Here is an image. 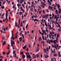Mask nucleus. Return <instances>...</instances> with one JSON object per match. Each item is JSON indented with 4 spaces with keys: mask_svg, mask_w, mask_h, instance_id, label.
Wrapping results in <instances>:
<instances>
[{
    "mask_svg": "<svg viewBox=\"0 0 61 61\" xmlns=\"http://www.w3.org/2000/svg\"><path fill=\"white\" fill-rule=\"evenodd\" d=\"M8 13H6L5 14V15H6V18L5 19V20H6L7 21H8V19H7V16H8Z\"/></svg>",
    "mask_w": 61,
    "mask_h": 61,
    "instance_id": "obj_1",
    "label": "nucleus"
},
{
    "mask_svg": "<svg viewBox=\"0 0 61 61\" xmlns=\"http://www.w3.org/2000/svg\"><path fill=\"white\" fill-rule=\"evenodd\" d=\"M56 42H58V41L56 40H54L53 41V42L54 43V44H55V45L56 44Z\"/></svg>",
    "mask_w": 61,
    "mask_h": 61,
    "instance_id": "obj_2",
    "label": "nucleus"
},
{
    "mask_svg": "<svg viewBox=\"0 0 61 61\" xmlns=\"http://www.w3.org/2000/svg\"><path fill=\"white\" fill-rule=\"evenodd\" d=\"M26 57H27L29 58H31V55H30L29 54L28 55H27Z\"/></svg>",
    "mask_w": 61,
    "mask_h": 61,
    "instance_id": "obj_3",
    "label": "nucleus"
},
{
    "mask_svg": "<svg viewBox=\"0 0 61 61\" xmlns=\"http://www.w3.org/2000/svg\"><path fill=\"white\" fill-rule=\"evenodd\" d=\"M49 16V15L48 14H46V15H45L46 18H47V19H48V17Z\"/></svg>",
    "mask_w": 61,
    "mask_h": 61,
    "instance_id": "obj_4",
    "label": "nucleus"
},
{
    "mask_svg": "<svg viewBox=\"0 0 61 61\" xmlns=\"http://www.w3.org/2000/svg\"><path fill=\"white\" fill-rule=\"evenodd\" d=\"M41 39L42 38H41V37H39L38 39V41L39 42H40V41H41Z\"/></svg>",
    "mask_w": 61,
    "mask_h": 61,
    "instance_id": "obj_5",
    "label": "nucleus"
},
{
    "mask_svg": "<svg viewBox=\"0 0 61 61\" xmlns=\"http://www.w3.org/2000/svg\"><path fill=\"white\" fill-rule=\"evenodd\" d=\"M26 46H27V45H26L24 46L23 47V48L24 49H25L26 48Z\"/></svg>",
    "mask_w": 61,
    "mask_h": 61,
    "instance_id": "obj_6",
    "label": "nucleus"
},
{
    "mask_svg": "<svg viewBox=\"0 0 61 61\" xmlns=\"http://www.w3.org/2000/svg\"><path fill=\"white\" fill-rule=\"evenodd\" d=\"M59 10V13H61V9L60 8H59L58 9Z\"/></svg>",
    "mask_w": 61,
    "mask_h": 61,
    "instance_id": "obj_7",
    "label": "nucleus"
},
{
    "mask_svg": "<svg viewBox=\"0 0 61 61\" xmlns=\"http://www.w3.org/2000/svg\"><path fill=\"white\" fill-rule=\"evenodd\" d=\"M54 25H52V27L50 28V29H51V30H52L53 29V28H54Z\"/></svg>",
    "mask_w": 61,
    "mask_h": 61,
    "instance_id": "obj_8",
    "label": "nucleus"
},
{
    "mask_svg": "<svg viewBox=\"0 0 61 61\" xmlns=\"http://www.w3.org/2000/svg\"><path fill=\"white\" fill-rule=\"evenodd\" d=\"M45 57L46 58L47 57H48V55H47L46 54L45 55Z\"/></svg>",
    "mask_w": 61,
    "mask_h": 61,
    "instance_id": "obj_9",
    "label": "nucleus"
},
{
    "mask_svg": "<svg viewBox=\"0 0 61 61\" xmlns=\"http://www.w3.org/2000/svg\"><path fill=\"white\" fill-rule=\"evenodd\" d=\"M60 52H59L58 53V55L60 57H61V54H60Z\"/></svg>",
    "mask_w": 61,
    "mask_h": 61,
    "instance_id": "obj_10",
    "label": "nucleus"
},
{
    "mask_svg": "<svg viewBox=\"0 0 61 61\" xmlns=\"http://www.w3.org/2000/svg\"><path fill=\"white\" fill-rule=\"evenodd\" d=\"M45 30H42V32H43V35H45Z\"/></svg>",
    "mask_w": 61,
    "mask_h": 61,
    "instance_id": "obj_11",
    "label": "nucleus"
},
{
    "mask_svg": "<svg viewBox=\"0 0 61 61\" xmlns=\"http://www.w3.org/2000/svg\"><path fill=\"white\" fill-rule=\"evenodd\" d=\"M13 38V34H12V37H11V39H13V40L15 39V37H14Z\"/></svg>",
    "mask_w": 61,
    "mask_h": 61,
    "instance_id": "obj_12",
    "label": "nucleus"
},
{
    "mask_svg": "<svg viewBox=\"0 0 61 61\" xmlns=\"http://www.w3.org/2000/svg\"><path fill=\"white\" fill-rule=\"evenodd\" d=\"M22 57H23V59H24L25 57V56L24 55H23L22 56Z\"/></svg>",
    "mask_w": 61,
    "mask_h": 61,
    "instance_id": "obj_13",
    "label": "nucleus"
},
{
    "mask_svg": "<svg viewBox=\"0 0 61 61\" xmlns=\"http://www.w3.org/2000/svg\"><path fill=\"white\" fill-rule=\"evenodd\" d=\"M5 15V13H3V14L2 15V17H1V18H3V17H4V15Z\"/></svg>",
    "mask_w": 61,
    "mask_h": 61,
    "instance_id": "obj_14",
    "label": "nucleus"
},
{
    "mask_svg": "<svg viewBox=\"0 0 61 61\" xmlns=\"http://www.w3.org/2000/svg\"><path fill=\"white\" fill-rule=\"evenodd\" d=\"M57 6L58 7L57 8H60V5L58 4H57Z\"/></svg>",
    "mask_w": 61,
    "mask_h": 61,
    "instance_id": "obj_15",
    "label": "nucleus"
},
{
    "mask_svg": "<svg viewBox=\"0 0 61 61\" xmlns=\"http://www.w3.org/2000/svg\"><path fill=\"white\" fill-rule=\"evenodd\" d=\"M19 38V40H20V41H21L22 39V37H20V38Z\"/></svg>",
    "mask_w": 61,
    "mask_h": 61,
    "instance_id": "obj_16",
    "label": "nucleus"
},
{
    "mask_svg": "<svg viewBox=\"0 0 61 61\" xmlns=\"http://www.w3.org/2000/svg\"><path fill=\"white\" fill-rule=\"evenodd\" d=\"M39 33L40 34H41L42 36H43V33H41V31H40V32H39Z\"/></svg>",
    "mask_w": 61,
    "mask_h": 61,
    "instance_id": "obj_17",
    "label": "nucleus"
},
{
    "mask_svg": "<svg viewBox=\"0 0 61 61\" xmlns=\"http://www.w3.org/2000/svg\"><path fill=\"white\" fill-rule=\"evenodd\" d=\"M53 8L51 7H50V6H49V9H52V8Z\"/></svg>",
    "mask_w": 61,
    "mask_h": 61,
    "instance_id": "obj_18",
    "label": "nucleus"
},
{
    "mask_svg": "<svg viewBox=\"0 0 61 61\" xmlns=\"http://www.w3.org/2000/svg\"><path fill=\"white\" fill-rule=\"evenodd\" d=\"M6 44V43H5V41L3 42V45H5Z\"/></svg>",
    "mask_w": 61,
    "mask_h": 61,
    "instance_id": "obj_19",
    "label": "nucleus"
},
{
    "mask_svg": "<svg viewBox=\"0 0 61 61\" xmlns=\"http://www.w3.org/2000/svg\"><path fill=\"white\" fill-rule=\"evenodd\" d=\"M39 48H38V49H36V52H38V51H39Z\"/></svg>",
    "mask_w": 61,
    "mask_h": 61,
    "instance_id": "obj_20",
    "label": "nucleus"
},
{
    "mask_svg": "<svg viewBox=\"0 0 61 61\" xmlns=\"http://www.w3.org/2000/svg\"><path fill=\"white\" fill-rule=\"evenodd\" d=\"M54 35H52V36H51V38H52V39H54Z\"/></svg>",
    "mask_w": 61,
    "mask_h": 61,
    "instance_id": "obj_21",
    "label": "nucleus"
},
{
    "mask_svg": "<svg viewBox=\"0 0 61 61\" xmlns=\"http://www.w3.org/2000/svg\"><path fill=\"white\" fill-rule=\"evenodd\" d=\"M42 38L44 40H45V37L43 36H42Z\"/></svg>",
    "mask_w": 61,
    "mask_h": 61,
    "instance_id": "obj_22",
    "label": "nucleus"
},
{
    "mask_svg": "<svg viewBox=\"0 0 61 61\" xmlns=\"http://www.w3.org/2000/svg\"><path fill=\"white\" fill-rule=\"evenodd\" d=\"M6 1H7V2H8V4H10V1H9V0H6Z\"/></svg>",
    "mask_w": 61,
    "mask_h": 61,
    "instance_id": "obj_23",
    "label": "nucleus"
},
{
    "mask_svg": "<svg viewBox=\"0 0 61 61\" xmlns=\"http://www.w3.org/2000/svg\"><path fill=\"white\" fill-rule=\"evenodd\" d=\"M45 25L47 27V24H46V23H45Z\"/></svg>",
    "mask_w": 61,
    "mask_h": 61,
    "instance_id": "obj_24",
    "label": "nucleus"
},
{
    "mask_svg": "<svg viewBox=\"0 0 61 61\" xmlns=\"http://www.w3.org/2000/svg\"><path fill=\"white\" fill-rule=\"evenodd\" d=\"M41 4H42V5H44V2H41Z\"/></svg>",
    "mask_w": 61,
    "mask_h": 61,
    "instance_id": "obj_25",
    "label": "nucleus"
},
{
    "mask_svg": "<svg viewBox=\"0 0 61 61\" xmlns=\"http://www.w3.org/2000/svg\"><path fill=\"white\" fill-rule=\"evenodd\" d=\"M41 4H42V5H44V2H41Z\"/></svg>",
    "mask_w": 61,
    "mask_h": 61,
    "instance_id": "obj_26",
    "label": "nucleus"
},
{
    "mask_svg": "<svg viewBox=\"0 0 61 61\" xmlns=\"http://www.w3.org/2000/svg\"><path fill=\"white\" fill-rule=\"evenodd\" d=\"M41 4H42V5H44V2H41Z\"/></svg>",
    "mask_w": 61,
    "mask_h": 61,
    "instance_id": "obj_27",
    "label": "nucleus"
},
{
    "mask_svg": "<svg viewBox=\"0 0 61 61\" xmlns=\"http://www.w3.org/2000/svg\"><path fill=\"white\" fill-rule=\"evenodd\" d=\"M41 4H42V5H44V2H41Z\"/></svg>",
    "mask_w": 61,
    "mask_h": 61,
    "instance_id": "obj_28",
    "label": "nucleus"
},
{
    "mask_svg": "<svg viewBox=\"0 0 61 61\" xmlns=\"http://www.w3.org/2000/svg\"><path fill=\"white\" fill-rule=\"evenodd\" d=\"M22 2H24V0H22V1L21 0L20 1V3H22Z\"/></svg>",
    "mask_w": 61,
    "mask_h": 61,
    "instance_id": "obj_29",
    "label": "nucleus"
},
{
    "mask_svg": "<svg viewBox=\"0 0 61 61\" xmlns=\"http://www.w3.org/2000/svg\"><path fill=\"white\" fill-rule=\"evenodd\" d=\"M15 26H17V22H15Z\"/></svg>",
    "mask_w": 61,
    "mask_h": 61,
    "instance_id": "obj_30",
    "label": "nucleus"
},
{
    "mask_svg": "<svg viewBox=\"0 0 61 61\" xmlns=\"http://www.w3.org/2000/svg\"><path fill=\"white\" fill-rule=\"evenodd\" d=\"M33 58H36V55H35L33 56Z\"/></svg>",
    "mask_w": 61,
    "mask_h": 61,
    "instance_id": "obj_31",
    "label": "nucleus"
},
{
    "mask_svg": "<svg viewBox=\"0 0 61 61\" xmlns=\"http://www.w3.org/2000/svg\"><path fill=\"white\" fill-rule=\"evenodd\" d=\"M41 16L43 17V18H46V16H45V15H44L43 16L42 15H41Z\"/></svg>",
    "mask_w": 61,
    "mask_h": 61,
    "instance_id": "obj_32",
    "label": "nucleus"
},
{
    "mask_svg": "<svg viewBox=\"0 0 61 61\" xmlns=\"http://www.w3.org/2000/svg\"><path fill=\"white\" fill-rule=\"evenodd\" d=\"M50 42H51V43H53V40H50Z\"/></svg>",
    "mask_w": 61,
    "mask_h": 61,
    "instance_id": "obj_33",
    "label": "nucleus"
},
{
    "mask_svg": "<svg viewBox=\"0 0 61 61\" xmlns=\"http://www.w3.org/2000/svg\"><path fill=\"white\" fill-rule=\"evenodd\" d=\"M55 19H57V15H55Z\"/></svg>",
    "mask_w": 61,
    "mask_h": 61,
    "instance_id": "obj_34",
    "label": "nucleus"
},
{
    "mask_svg": "<svg viewBox=\"0 0 61 61\" xmlns=\"http://www.w3.org/2000/svg\"><path fill=\"white\" fill-rule=\"evenodd\" d=\"M59 34H57V38H58L59 37Z\"/></svg>",
    "mask_w": 61,
    "mask_h": 61,
    "instance_id": "obj_35",
    "label": "nucleus"
},
{
    "mask_svg": "<svg viewBox=\"0 0 61 61\" xmlns=\"http://www.w3.org/2000/svg\"><path fill=\"white\" fill-rule=\"evenodd\" d=\"M36 55L37 56V58H38V57H39V55L37 54H36Z\"/></svg>",
    "mask_w": 61,
    "mask_h": 61,
    "instance_id": "obj_36",
    "label": "nucleus"
},
{
    "mask_svg": "<svg viewBox=\"0 0 61 61\" xmlns=\"http://www.w3.org/2000/svg\"><path fill=\"white\" fill-rule=\"evenodd\" d=\"M15 50L13 51V54H15Z\"/></svg>",
    "mask_w": 61,
    "mask_h": 61,
    "instance_id": "obj_37",
    "label": "nucleus"
},
{
    "mask_svg": "<svg viewBox=\"0 0 61 61\" xmlns=\"http://www.w3.org/2000/svg\"><path fill=\"white\" fill-rule=\"evenodd\" d=\"M56 46L57 47H59V45H58V44H56Z\"/></svg>",
    "mask_w": 61,
    "mask_h": 61,
    "instance_id": "obj_38",
    "label": "nucleus"
},
{
    "mask_svg": "<svg viewBox=\"0 0 61 61\" xmlns=\"http://www.w3.org/2000/svg\"><path fill=\"white\" fill-rule=\"evenodd\" d=\"M9 53H10V51H9V52L7 53V55H9Z\"/></svg>",
    "mask_w": 61,
    "mask_h": 61,
    "instance_id": "obj_39",
    "label": "nucleus"
},
{
    "mask_svg": "<svg viewBox=\"0 0 61 61\" xmlns=\"http://www.w3.org/2000/svg\"><path fill=\"white\" fill-rule=\"evenodd\" d=\"M48 3H51V2H50V1H49V0H48Z\"/></svg>",
    "mask_w": 61,
    "mask_h": 61,
    "instance_id": "obj_40",
    "label": "nucleus"
},
{
    "mask_svg": "<svg viewBox=\"0 0 61 61\" xmlns=\"http://www.w3.org/2000/svg\"><path fill=\"white\" fill-rule=\"evenodd\" d=\"M1 8H2L3 9H4L5 8V7L4 6H2L1 7Z\"/></svg>",
    "mask_w": 61,
    "mask_h": 61,
    "instance_id": "obj_41",
    "label": "nucleus"
},
{
    "mask_svg": "<svg viewBox=\"0 0 61 61\" xmlns=\"http://www.w3.org/2000/svg\"><path fill=\"white\" fill-rule=\"evenodd\" d=\"M11 46H13V44L12 43V42H11Z\"/></svg>",
    "mask_w": 61,
    "mask_h": 61,
    "instance_id": "obj_42",
    "label": "nucleus"
},
{
    "mask_svg": "<svg viewBox=\"0 0 61 61\" xmlns=\"http://www.w3.org/2000/svg\"><path fill=\"white\" fill-rule=\"evenodd\" d=\"M41 6H42L43 8H44V5H41Z\"/></svg>",
    "mask_w": 61,
    "mask_h": 61,
    "instance_id": "obj_43",
    "label": "nucleus"
},
{
    "mask_svg": "<svg viewBox=\"0 0 61 61\" xmlns=\"http://www.w3.org/2000/svg\"><path fill=\"white\" fill-rule=\"evenodd\" d=\"M46 12L47 13H48V12H49V11L48 10V9H47L46 10Z\"/></svg>",
    "mask_w": 61,
    "mask_h": 61,
    "instance_id": "obj_44",
    "label": "nucleus"
},
{
    "mask_svg": "<svg viewBox=\"0 0 61 61\" xmlns=\"http://www.w3.org/2000/svg\"><path fill=\"white\" fill-rule=\"evenodd\" d=\"M19 25H20V20H19Z\"/></svg>",
    "mask_w": 61,
    "mask_h": 61,
    "instance_id": "obj_45",
    "label": "nucleus"
},
{
    "mask_svg": "<svg viewBox=\"0 0 61 61\" xmlns=\"http://www.w3.org/2000/svg\"><path fill=\"white\" fill-rule=\"evenodd\" d=\"M55 46V48H56V47H56V45H54Z\"/></svg>",
    "mask_w": 61,
    "mask_h": 61,
    "instance_id": "obj_46",
    "label": "nucleus"
},
{
    "mask_svg": "<svg viewBox=\"0 0 61 61\" xmlns=\"http://www.w3.org/2000/svg\"><path fill=\"white\" fill-rule=\"evenodd\" d=\"M15 56H14L15 57H16V54H15Z\"/></svg>",
    "mask_w": 61,
    "mask_h": 61,
    "instance_id": "obj_47",
    "label": "nucleus"
},
{
    "mask_svg": "<svg viewBox=\"0 0 61 61\" xmlns=\"http://www.w3.org/2000/svg\"><path fill=\"white\" fill-rule=\"evenodd\" d=\"M58 31H61V30L60 29H58Z\"/></svg>",
    "mask_w": 61,
    "mask_h": 61,
    "instance_id": "obj_48",
    "label": "nucleus"
},
{
    "mask_svg": "<svg viewBox=\"0 0 61 61\" xmlns=\"http://www.w3.org/2000/svg\"><path fill=\"white\" fill-rule=\"evenodd\" d=\"M52 47H53V48H54V47H55V46H54V45H53V44H52Z\"/></svg>",
    "mask_w": 61,
    "mask_h": 61,
    "instance_id": "obj_49",
    "label": "nucleus"
},
{
    "mask_svg": "<svg viewBox=\"0 0 61 61\" xmlns=\"http://www.w3.org/2000/svg\"><path fill=\"white\" fill-rule=\"evenodd\" d=\"M35 16V15H33L32 16V18H34V17Z\"/></svg>",
    "mask_w": 61,
    "mask_h": 61,
    "instance_id": "obj_50",
    "label": "nucleus"
},
{
    "mask_svg": "<svg viewBox=\"0 0 61 61\" xmlns=\"http://www.w3.org/2000/svg\"><path fill=\"white\" fill-rule=\"evenodd\" d=\"M0 58H3V56H0Z\"/></svg>",
    "mask_w": 61,
    "mask_h": 61,
    "instance_id": "obj_51",
    "label": "nucleus"
},
{
    "mask_svg": "<svg viewBox=\"0 0 61 61\" xmlns=\"http://www.w3.org/2000/svg\"><path fill=\"white\" fill-rule=\"evenodd\" d=\"M5 1H4V2H3L2 4H3V5H4V4H5Z\"/></svg>",
    "mask_w": 61,
    "mask_h": 61,
    "instance_id": "obj_52",
    "label": "nucleus"
},
{
    "mask_svg": "<svg viewBox=\"0 0 61 61\" xmlns=\"http://www.w3.org/2000/svg\"><path fill=\"white\" fill-rule=\"evenodd\" d=\"M31 47V45H29V48H30Z\"/></svg>",
    "mask_w": 61,
    "mask_h": 61,
    "instance_id": "obj_53",
    "label": "nucleus"
},
{
    "mask_svg": "<svg viewBox=\"0 0 61 61\" xmlns=\"http://www.w3.org/2000/svg\"><path fill=\"white\" fill-rule=\"evenodd\" d=\"M3 54H4V55H5V52H3Z\"/></svg>",
    "mask_w": 61,
    "mask_h": 61,
    "instance_id": "obj_54",
    "label": "nucleus"
},
{
    "mask_svg": "<svg viewBox=\"0 0 61 61\" xmlns=\"http://www.w3.org/2000/svg\"><path fill=\"white\" fill-rule=\"evenodd\" d=\"M36 4H37V2L36 1H35Z\"/></svg>",
    "mask_w": 61,
    "mask_h": 61,
    "instance_id": "obj_55",
    "label": "nucleus"
},
{
    "mask_svg": "<svg viewBox=\"0 0 61 61\" xmlns=\"http://www.w3.org/2000/svg\"><path fill=\"white\" fill-rule=\"evenodd\" d=\"M46 50H47V52H48V48H47Z\"/></svg>",
    "mask_w": 61,
    "mask_h": 61,
    "instance_id": "obj_56",
    "label": "nucleus"
},
{
    "mask_svg": "<svg viewBox=\"0 0 61 61\" xmlns=\"http://www.w3.org/2000/svg\"><path fill=\"white\" fill-rule=\"evenodd\" d=\"M29 54V53L28 52H27V53H26L25 54L26 55H28V54Z\"/></svg>",
    "mask_w": 61,
    "mask_h": 61,
    "instance_id": "obj_57",
    "label": "nucleus"
},
{
    "mask_svg": "<svg viewBox=\"0 0 61 61\" xmlns=\"http://www.w3.org/2000/svg\"><path fill=\"white\" fill-rule=\"evenodd\" d=\"M20 36H21V35H22V33L20 32Z\"/></svg>",
    "mask_w": 61,
    "mask_h": 61,
    "instance_id": "obj_58",
    "label": "nucleus"
},
{
    "mask_svg": "<svg viewBox=\"0 0 61 61\" xmlns=\"http://www.w3.org/2000/svg\"><path fill=\"white\" fill-rule=\"evenodd\" d=\"M20 15H22V12H21L20 13Z\"/></svg>",
    "mask_w": 61,
    "mask_h": 61,
    "instance_id": "obj_59",
    "label": "nucleus"
},
{
    "mask_svg": "<svg viewBox=\"0 0 61 61\" xmlns=\"http://www.w3.org/2000/svg\"><path fill=\"white\" fill-rule=\"evenodd\" d=\"M32 4H33V5H34V2L33 1L32 2Z\"/></svg>",
    "mask_w": 61,
    "mask_h": 61,
    "instance_id": "obj_60",
    "label": "nucleus"
},
{
    "mask_svg": "<svg viewBox=\"0 0 61 61\" xmlns=\"http://www.w3.org/2000/svg\"><path fill=\"white\" fill-rule=\"evenodd\" d=\"M28 25H27L26 27V28H27V26H28Z\"/></svg>",
    "mask_w": 61,
    "mask_h": 61,
    "instance_id": "obj_61",
    "label": "nucleus"
},
{
    "mask_svg": "<svg viewBox=\"0 0 61 61\" xmlns=\"http://www.w3.org/2000/svg\"><path fill=\"white\" fill-rule=\"evenodd\" d=\"M28 48H27L26 51H28Z\"/></svg>",
    "mask_w": 61,
    "mask_h": 61,
    "instance_id": "obj_62",
    "label": "nucleus"
},
{
    "mask_svg": "<svg viewBox=\"0 0 61 61\" xmlns=\"http://www.w3.org/2000/svg\"><path fill=\"white\" fill-rule=\"evenodd\" d=\"M49 28H51V25H50L49 26Z\"/></svg>",
    "mask_w": 61,
    "mask_h": 61,
    "instance_id": "obj_63",
    "label": "nucleus"
},
{
    "mask_svg": "<svg viewBox=\"0 0 61 61\" xmlns=\"http://www.w3.org/2000/svg\"><path fill=\"white\" fill-rule=\"evenodd\" d=\"M51 61H54V59H51Z\"/></svg>",
    "mask_w": 61,
    "mask_h": 61,
    "instance_id": "obj_64",
    "label": "nucleus"
}]
</instances>
